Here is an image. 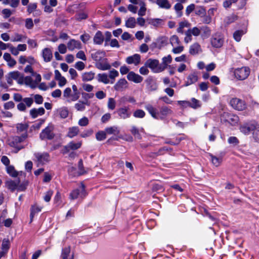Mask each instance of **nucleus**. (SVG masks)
<instances>
[{
  "label": "nucleus",
  "mask_w": 259,
  "mask_h": 259,
  "mask_svg": "<svg viewBox=\"0 0 259 259\" xmlns=\"http://www.w3.org/2000/svg\"><path fill=\"white\" fill-rule=\"evenodd\" d=\"M113 134V126L106 127L104 131H99L96 134V139L98 141H102L107 138L108 135Z\"/></svg>",
  "instance_id": "obj_7"
},
{
  "label": "nucleus",
  "mask_w": 259,
  "mask_h": 259,
  "mask_svg": "<svg viewBox=\"0 0 259 259\" xmlns=\"http://www.w3.org/2000/svg\"><path fill=\"white\" fill-rule=\"evenodd\" d=\"M118 115L122 118H126L130 117L131 113L127 108H121L117 111Z\"/></svg>",
  "instance_id": "obj_33"
},
{
  "label": "nucleus",
  "mask_w": 259,
  "mask_h": 259,
  "mask_svg": "<svg viewBox=\"0 0 259 259\" xmlns=\"http://www.w3.org/2000/svg\"><path fill=\"white\" fill-rule=\"evenodd\" d=\"M7 172L12 177H17L18 175V172L15 169L13 165H9L7 166Z\"/></svg>",
  "instance_id": "obj_35"
},
{
  "label": "nucleus",
  "mask_w": 259,
  "mask_h": 259,
  "mask_svg": "<svg viewBox=\"0 0 259 259\" xmlns=\"http://www.w3.org/2000/svg\"><path fill=\"white\" fill-rule=\"evenodd\" d=\"M170 43L172 46H175L179 44L180 40L178 36L172 35L170 38Z\"/></svg>",
  "instance_id": "obj_63"
},
{
  "label": "nucleus",
  "mask_w": 259,
  "mask_h": 259,
  "mask_svg": "<svg viewBox=\"0 0 259 259\" xmlns=\"http://www.w3.org/2000/svg\"><path fill=\"white\" fill-rule=\"evenodd\" d=\"M20 180L19 178L16 181L10 180L7 181L6 185L7 187L12 192H14L16 189L17 190L18 184H20Z\"/></svg>",
  "instance_id": "obj_25"
},
{
  "label": "nucleus",
  "mask_w": 259,
  "mask_h": 259,
  "mask_svg": "<svg viewBox=\"0 0 259 259\" xmlns=\"http://www.w3.org/2000/svg\"><path fill=\"white\" fill-rule=\"evenodd\" d=\"M80 194L81 197H85L87 194L85 191V186L82 183H81V190L79 189L73 190L69 194V198L72 200L76 199Z\"/></svg>",
  "instance_id": "obj_8"
},
{
  "label": "nucleus",
  "mask_w": 259,
  "mask_h": 259,
  "mask_svg": "<svg viewBox=\"0 0 259 259\" xmlns=\"http://www.w3.org/2000/svg\"><path fill=\"white\" fill-rule=\"evenodd\" d=\"M127 78L128 80L133 81L135 83H140L142 81L143 78L140 75L135 73L133 71L128 72Z\"/></svg>",
  "instance_id": "obj_17"
},
{
  "label": "nucleus",
  "mask_w": 259,
  "mask_h": 259,
  "mask_svg": "<svg viewBox=\"0 0 259 259\" xmlns=\"http://www.w3.org/2000/svg\"><path fill=\"white\" fill-rule=\"evenodd\" d=\"M89 122L88 118L84 116L79 120L78 123L80 126H85L88 125Z\"/></svg>",
  "instance_id": "obj_62"
},
{
  "label": "nucleus",
  "mask_w": 259,
  "mask_h": 259,
  "mask_svg": "<svg viewBox=\"0 0 259 259\" xmlns=\"http://www.w3.org/2000/svg\"><path fill=\"white\" fill-rule=\"evenodd\" d=\"M128 83L125 79H120L114 86V89L117 91H122L127 88Z\"/></svg>",
  "instance_id": "obj_23"
},
{
  "label": "nucleus",
  "mask_w": 259,
  "mask_h": 259,
  "mask_svg": "<svg viewBox=\"0 0 259 259\" xmlns=\"http://www.w3.org/2000/svg\"><path fill=\"white\" fill-rule=\"evenodd\" d=\"M210 156L211 157V160L213 165H214L215 166H218L220 165L222 162V159L219 157H217L215 156H213L212 154L210 155Z\"/></svg>",
  "instance_id": "obj_48"
},
{
  "label": "nucleus",
  "mask_w": 259,
  "mask_h": 259,
  "mask_svg": "<svg viewBox=\"0 0 259 259\" xmlns=\"http://www.w3.org/2000/svg\"><path fill=\"white\" fill-rule=\"evenodd\" d=\"M4 218L5 217H3V215L0 216V224L1 223H4V225L6 227H10L13 223L12 220L10 218L4 220Z\"/></svg>",
  "instance_id": "obj_39"
},
{
  "label": "nucleus",
  "mask_w": 259,
  "mask_h": 259,
  "mask_svg": "<svg viewBox=\"0 0 259 259\" xmlns=\"http://www.w3.org/2000/svg\"><path fill=\"white\" fill-rule=\"evenodd\" d=\"M189 106L196 109L200 107V102L195 98H192L191 102H190Z\"/></svg>",
  "instance_id": "obj_49"
},
{
  "label": "nucleus",
  "mask_w": 259,
  "mask_h": 259,
  "mask_svg": "<svg viewBox=\"0 0 259 259\" xmlns=\"http://www.w3.org/2000/svg\"><path fill=\"white\" fill-rule=\"evenodd\" d=\"M140 9L138 12V15L141 16H144L146 14V8L144 3L141 2L140 4Z\"/></svg>",
  "instance_id": "obj_56"
},
{
  "label": "nucleus",
  "mask_w": 259,
  "mask_h": 259,
  "mask_svg": "<svg viewBox=\"0 0 259 259\" xmlns=\"http://www.w3.org/2000/svg\"><path fill=\"white\" fill-rule=\"evenodd\" d=\"M92 58L95 61L96 67L101 70H106L110 68V65L104 61V54L101 51H97L91 54Z\"/></svg>",
  "instance_id": "obj_2"
},
{
  "label": "nucleus",
  "mask_w": 259,
  "mask_h": 259,
  "mask_svg": "<svg viewBox=\"0 0 259 259\" xmlns=\"http://www.w3.org/2000/svg\"><path fill=\"white\" fill-rule=\"evenodd\" d=\"M145 109L149 112L150 115L154 118L158 119L159 115L162 116L161 118L164 116H167L172 114V111L170 108L167 106H162L160 109V111L158 112L157 110L150 104H147L145 106Z\"/></svg>",
  "instance_id": "obj_1"
},
{
  "label": "nucleus",
  "mask_w": 259,
  "mask_h": 259,
  "mask_svg": "<svg viewBox=\"0 0 259 259\" xmlns=\"http://www.w3.org/2000/svg\"><path fill=\"white\" fill-rule=\"evenodd\" d=\"M37 8L36 3H30L27 6V11L29 14L32 13Z\"/></svg>",
  "instance_id": "obj_61"
},
{
  "label": "nucleus",
  "mask_w": 259,
  "mask_h": 259,
  "mask_svg": "<svg viewBox=\"0 0 259 259\" xmlns=\"http://www.w3.org/2000/svg\"><path fill=\"white\" fill-rule=\"evenodd\" d=\"M174 9L176 11L177 17H181L183 15L182 10L183 9V6L181 3H177L175 6Z\"/></svg>",
  "instance_id": "obj_38"
},
{
  "label": "nucleus",
  "mask_w": 259,
  "mask_h": 259,
  "mask_svg": "<svg viewBox=\"0 0 259 259\" xmlns=\"http://www.w3.org/2000/svg\"><path fill=\"white\" fill-rule=\"evenodd\" d=\"M88 17V15L87 13L84 12L79 13L75 15L76 19L78 21H81L82 20H85L87 19Z\"/></svg>",
  "instance_id": "obj_53"
},
{
  "label": "nucleus",
  "mask_w": 259,
  "mask_h": 259,
  "mask_svg": "<svg viewBox=\"0 0 259 259\" xmlns=\"http://www.w3.org/2000/svg\"><path fill=\"white\" fill-rule=\"evenodd\" d=\"M187 31L189 32L192 35H194L195 36H198L201 33L200 28H198L197 27L189 28Z\"/></svg>",
  "instance_id": "obj_40"
},
{
  "label": "nucleus",
  "mask_w": 259,
  "mask_h": 259,
  "mask_svg": "<svg viewBox=\"0 0 259 259\" xmlns=\"http://www.w3.org/2000/svg\"><path fill=\"white\" fill-rule=\"evenodd\" d=\"M202 52L200 45L195 42L190 46L189 52L192 55H196Z\"/></svg>",
  "instance_id": "obj_19"
},
{
  "label": "nucleus",
  "mask_w": 259,
  "mask_h": 259,
  "mask_svg": "<svg viewBox=\"0 0 259 259\" xmlns=\"http://www.w3.org/2000/svg\"><path fill=\"white\" fill-rule=\"evenodd\" d=\"M53 194V191L52 190H49L46 193L44 197V200L48 202L51 200V197Z\"/></svg>",
  "instance_id": "obj_60"
},
{
  "label": "nucleus",
  "mask_w": 259,
  "mask_h": 259,
  "mask_svg": "<svg viewBox=\"0 0 259 259\" xmlns=\"http://www.w3.org/2000/svg\"><path fill=\"white\" fill-rule=\"evenodd\" d=\"M145 115V112L141 109H138L134 113V116L136 118H143Z\"/></svg>",
  "instance_id": "obj_59"
},
{
  "label": "nucleus",
  "mask_w": 259,
  "mask_h": 259,
  "mask_svg": "<svg viewBox=\"0 0 259 259\" xmlns=\"http://www.w3.org/2000/svg\"><path fill=\"white\" fill-rule=\"evenodd\" d=\"M93 133V130L92 128L84 131L81 134L82 138H86L91 136Z\"/></svg>",
  "instance_id": "obj_64"
},
{
  "label": "nucleus",
  "mask_w": 259,
  "mask_h": 259,
  "mask_svg": "<svg viewBox=\"0 0 259 259\" xmlns=\"http://www.w3.org/2000/svg\"><path fill=\"white\" fill-rule=\"evenodd\" d=\"M108 77L111 79H113V70H110L109 76L106 73H99L97 75V79L99 82L107 84L109 82Z\"/></svg>",
  "instance_id": "obj_13"
},
{
  "label": "nucleus",
  "mask_w": 259,
  "mask_h": 259,
  "mask_svg": "<svg viewBox=\"0 0 259 259\" xmlns=\"http://www.w3.org/2000/svg\"><path fill=\"white\" fill-rule=\"evenodd\" d=\"M221 119L234 125L238 122L239 118L237 115L228 112H224L221 116Z\"/></svg>",
  "instance_id": "obj_10"
},
{
  "label": "nucleus",
  "mask_w": 259,
  "mask_h": 259,
  "mask_svg": "<svg viewBox=\"0 0 259 259\" xmlns=\"http://www.w3.org/2000/svg\"><path fill=\"white\" fill-rule=\"evenodd\" d=\"M200 29L201 32H202V37L204 38H207L210 36L211 31L207 26H202L200 27Z\"/></svg>",
  "instance_id": "obj_36"
},
{
  "label": "nucleus",
  "mask_w": 259,
  "mask_h": 259,
  "mask_svg": "<svg viewBox=\"0 0 259 259\" xmlns=\"http://www.w3.org/2000/svg\"><path fill=\"white\" fill-rule=\"evenodd\" d=\"M163 20L159 18L150 19L149 20V23L154 26H158L160 25Z\"/></svg>",
  "instance_id": "obj_47"
},
{
  "label": "nucleus",
  "mask_w": 259,
  "mask_h": 259,
  "mask_svg": "<svg viewBox=\"0 0 259 259\" xmlns=\"http://www.w3.org/2000/svg\"><path fill=\"white\" fill-rule=\"evenodd\" d=\"M141 57L140 55L136 54L133 56L128 57L126 59L127 64H134L137 65L140 62Z\"/></svg>",
  "instance_id": "obj_22"
},
{
  "label": "nucleus",
  "mask_w": 259,
  "mask_h": 259,
  "mask_svg": "<svg viewBox=\"0 0 259 259\" xmlns=\"http://www.w3.org/2000/svg\"><path fill=\"white\" fill-rule=\"evenodd\" d=\"M45 113V109L41 107L38 109L32 108L30 110V115L32 118H35L39 115H42Z\"/></svg>",
  "instance_id": "obj_20"
},
{
  "label": "nucleus",
  "mask_w": 259,
  "mask_h": 259,
  "mask_svg": "<svg viewBox=\"0 0 259 259\" xmlns=\"http://www.w3.org/2000/svg\"><path fill=\"white\" fill-rule=\"evenodd\" d=\"M73 94L71 96V99L67 100V102H71L77 101L80 97V92L78 91L76 85L73 84L72 86Z\"/></svg>",
  "instance_id": "obj_24"
},
{
  "label": "nucleus",
  "mask_w": 259,
  "mask_h": 259,
  "mask_svg": "<svg viewBox=\"0 0 259 259\" xmlns=\"http://www.w3.org/2000/svg\"><path fill=\"white\" fill-rule=\"evenodd\" d=\"M230 104L234 109L239 111H242L246 107L244 101L237 98L232 99L230 101Z\"/></svg>",
  "instance_id": "obj_9"
},
{
  "label": "nucleus",
  "mask_w": 259,
  "mask_h": 259,
  "mask_svg": "<svg viewBox=\"0 0 259 259\" xmlns=\"http://www.w3.org/2000/svg\"><path fill=\"white\" fill-rule=\"evenodd\" d=\"M29 125L28 123H17L16 124L17 133H20L24 132V133H27V130L28 128Z\"/></svg>",
  "instance_id": "obj_31"
},
{
  "label": "nucleus",
  "mask_w": 259,
  "mask_h": 259,
  "mask_svg": "<svg viewBox=\"0 0 259 259\" xmlns=\"http://www.w3.org/2000/svg\"><path fill=\"white\" fill-rule=\"evenodd\" d=\"M145 65L150 68L154 73H159L164 70V67L159 65V61L156 59H148Z\"/></svg>",
  "instance_id": "obj_4"
},
{
  "label": "nucleus",
  "mask_w": 259,
  "mask_h": 259,
  "mask_svg": "<svg viewBox=\"0 0 259 259\" xmlns=\"http://www.w3.org/2000/svg\"><path fill=\"white\" fill-rule=\"evenodd\" d=\"M42 57L46 62H49L51 61L53 58V54L50 48H46L42 51Z\"/></svg>",
  "instance_id": "obj_18"
},
{
  "label": "nucleus",
  "mask_w": 259,
  "mask_h": 259,
  "mask_svg": "<svg viewBox=\"0 0 259 259\" xmlns=\"http://www.w3.org/2000/svg\"><path fill=\"white\" fill-rule=\"evenodd\" d=\"M79 133V128L77 126H73L69 128L67 136L72 138L76 136Z\"/></svg>",
  "instance_id": "obj_34"
},
{
  "label": "nucleus",
  "mask_w": 259,
  "mask_h": 259,
  "mask_svg": "<svg viewBox=\"0 0 259 259\" xmlns=\"http://www.w3.org/2000/svg\"><path fill=\"white\" fill-rule=\"evenodd\" d=\"M71 247L70 246L65 247L62 249L60 257L61 259H74V254L70 256Z\"/></svg>",
  "instance_id": "obj_15"
},
{
  "label": "nucleus",
  "mask_w": 259,
  "mask_h": 259,
  "mask_svg": "<svg viewBox=\"0 0 259 259\" xmlns=\"http://www.w3.org/2000/svg\"><path fill=\"white\" fill-rule=\"evenodd\" d=\"M253 137L256 142H259V126L257 123L255 128L253 131Z\"/></svg>",
  "instance_id": "obj_55"
},
{
  "label": "nucleus",
  "mask_w": 259,
  "mask_h": 259,
  "mask_svg": "<svg viewBox=\"0 0 259 259\" xmlns=\"http://www.w3.org/2000/svg\"><path fill=\"white\" fill-rule=\"evenodd\" d=\"M244 34L243 30H236L233 34V37L238 42L240 41L242 36Z\"/></svg>",
  "instance_id": "obj_46"
},
{
  "label": "nucleus",
  "mask_w": 259,
  "mask_h": 259,
  "mask_svg": "<svg viewBox=\"0 0 259 259\" xmlns=\"http://www.w3.org/2000/svg\"><path fill=\"white\" fill-rule=\"evenodd\" d=\"M198 76L196 72H193L190 74L187 78V81L185 82V86H188L198 81Z\"/></svg>",
  "instance_id": "obj_21"
},
{
  "label": "nucleus",
  "mask_w": 259,
  "mask_h": 259,
  "mask_svg": "<svg viewBox=\"0 0 259 259\" xmlns=\"http://www.w3.org/2000/svg\"><path fill=\"white\" fill-rule=\"evenodd\" d=\"M80 39L84 44H87L91 39V36L89 34L84 32L80 36Z\"/></svg>",
  "instance_id": "obj_52"
},
{
  "label": "nucleus",
  "mask_w": 259,
  "mask_h": 259,
  "mask_svg": "<svg viewBox=\"0 0 259 259\" xmlns=\"http://www.w3.org/2000/svg\"><path fill=\"white\" fill-rule=\"evenodd\" d=\"M95 73L92 71L84 72L82 74V80L84 82L91 81L94 78Z\"/></svg>",
  "instance_id": "obj_28"
},
{
  "label": "nucleus",
  "mask_w": 259,
  "mask_h": 259,
  "mask_svg": "<svg viewBox=\"0 0 259 259\" xmlns=\"http://www.w3.org/2000/svg\"><path fill=\"white\" fill-rule=\"evenodd\" d=\"M190 25V23L186 20L180 22L179 23V27L177 28V31L178 33L183 34L184 33V28H189Z\"/></svg>",
  "instance_id": "obj_30"
},
{
  "label": "nucleus",
  "mask_w": 259,
  "mask_h": 259,
  "mask_svg": "<svg viewBox=\"0 0 259 259\" xmlns=\"http://www.w3.org/2000/svg\"><path fill=\"white\" fill-rule=\"evenodd\" d=\"M250 69L247 67L238 68L235 70L234 75L239 80H244L249 76Z\"/></svg>",
  "instance_id": "obj_6"
},
{
  "label": "nucleus",
  "mask_w": 259,
  "mask_h": 259,
  "mask_svg": "<svg viewBox=\"0 0 259 259\" xmlns=\"http://www.w3.org/2000/svg\"><path fill=\"white\" fill-rule=\"evenodd\" d=\"M24 83L26 85H29L32 89H34L36 87V85L33 83L32 78L30 76L25 77Z\"/></svg>",
  "instance_id": "obj_45"
},
{
  "label": "nucleus",
  "mask_w": 259,
  "mask_h": 259,
  "mask_svg": "<svg viewBox=\"0 0 259 259\" xmlns=\"http://www.w3.org/2000/svg\"><path fill=\"white\" fill-rule=\"evenodd\" d=\"M81 44L79 40L71 39L67 43V48L69 51H72L75 49H80Z\"/></svg>",
  "instance_id": "obj_16"
},
{
  "label": "nucleus",
  "mask_w": 259,
  "mask_h": 259,
  "mask_svg": "<svg viewBox=\"0 0 259 259\" xmlns=\"http://www.w3.org/2000/svg\"><path fill=\"white\" fill-rule=\"evenodd\" d=\"M28 184V181H24L22 182L21 184H18L17 190L18 191H24L27 188Z\"/></svg>",
  "instance_id": "obj_58"
},
{
  "label": "nucleus",
  "mask_w": 259,
  "mask_h": 259,
  "mask_svg": "<svg viewBox=\"0 0 259 259\" xmlns=\"http://www.w3.org/2000/svg\"><path fill=\"white\" fill-rule=\"evenodd\" d=\"M256 123L255 122L247 123L241 125L240 129L242 133L245 135H248L251 132H253L256 127Z\"/></svg>",
  "instance_id": "obj_14"
},
{
  "label": "nucleus",
  "mask_w": 259,
  "mask_h": 259,
  "mask_svg": "<svg viewBox=\"0 0 259 259\" xmlns=\"http://www.w3.org/2000/svg\"><path fill=\"white\" fill-rule=\"evenodd\" d=\"M69 114L68 110L67 108H64L60 109L59 114L62 118H66L68 117Z\"/></svg>",
  "instance_id": "obj_57"
},
{
  "label": "nucleus",
  "mask_w": 259,
  "mask_h": 259,
  "mask_svg": "<svg viewBox=\"0 0 259 259\" xmlns=\"http://www.w3.org/2000/svg\"><path fill=\"white\" fill-rule=\"evenodd\" d=\"M11 246L10 241L9 238H4L2 241L1 249L2 250L8 253Z\"/></svg>",
  "instance_id": "obj_32"
},
{
  "label": "nucleus",
  "mask_w": 259,
  "mask_h": 259,
  "mask_svg": "<svg viewBox=\"0 0 259 259\" xmlns=\"http://www.w3.org/2000/svg\"><path fill=\"white\" fill-rule=\"evenodd\" d=\"M68 145H69L70 150H75L81 147V143H74L73 141H71L68 144Z\"/></svg>",
  "instance_id": "obj_44"
},
{
  "label": "nucleus",
  "mask_w": 259,
  "mask_h": 259,
  "mask_svg": "<svg viewBox=\"0 0 259 259\" xmlns=\"http://www.w3.org/2000/svg\"><path fill=\"white\" fill-rule=\"evenodd\" d=\"M136 24V21L135 18H129L125 22V26L128 28H134Z\"/></svg>",
  "instance_id": "obj_42"
},
{
  "label": "nucleus",
  "mask_w": 259,
  "mask_h": 259,
  "mask_svg": "<svg viewBox=\"0 0 259 259\" xmlns=\"http://www.w3.org/2000/svg\"><path fill=\"white\" fill-rule=\"evenodd\" d=\"M78 168L79 176L83 175L87 173V171L84 169L82 159H80L78 162Z\"/></svg>",
  "instance_id": "obj_37"
},
{
  "label": "nucleus",
  "mask_w": 259,
  "mask_h": 259,
  "mask_svg": "<svg viewBox=\"0 0 259 259\" xmlns=\"http://www.w3.org/2000/svg\"><path fill=\"white\" fill-rule=\"evenodd\" d=\"M41 210V208L35 205H32L30 207V223H31L33 220L35 215Z\"/></svg>",
  "instance_id": "obj_27"
},
{
  "label": "nucleus",
  "mask_w": 259,
  "mask_h": 259,
  "mask_svg": "<svg viewBox=\"0 0 259 259\" xmlns=\"http://www.w3.org/2000/svg\"><path fill=\"white\" fill-rule=\"evenodd\" d=\"M156 4L161 8L169 9L171 5L168 0H156Z\"/></svg>",
  "instance_id": "obj_29"
},
{
  "label": "nucleus",
  "mask_w": 259,
  "mask_h": 259,
  "mask_svg": "<svg viewBox=\"0 0 259 259\" xmlns=\"http://www.w3.org/2000/svg\"><path fill=\"white\" fill-rule=\"evenodd\" d=\"M85 105H89V104H87V102L84 101H79L78 103L75 104L74 107L77 111H83L85 108Z\"/></svg>",
  "instance_id": "obj_41"
},
{
  "label": "nucleus",
  "mask_w": 259,
  "mask_h": 259,
  "mask_svg": "<svg viewBox=\"0 0 259 259\" xmlns=\"http://www.w3.org/2000/svg\"><path fill=\"white\" fill-rule=\"evenodd\" d=\"M45 119L40 118L38 120V122L33 124L31 128L34 130H39L41 125L45 122Z\"/></svg>",
  "instance_id": "obj_54"
},
{
  "label": "nucleus",
  "mask_w": 259,
  "mask_h": 259,
  "mask_svg": "<svg viewBox=\"0 0 259 259\" xmlns=\"http://www.w3.org/2000/svg\"><path fill=\"white\" fill-rule=\"evenodd\" d=\"M53 130L54 126L53 125L47 126L39 134V138L41 140H53L55 136V134L53 132Z\"/></svg>",
  "instance_id": "obj_5"
},
{
  "label": "nucleus",
  "mask_w": 259,
  "mask_h": 259,
  "mask_svg": "<svg viewBox=\"0 0 259 259\" xmlns=\"http://www.w3.org/2000/svg\"><path fill=\"white\" fill-rule=\"evenodd\" d=\"M28 133H24L20 136H15L12 137L8 140V145L15 149L14 152L18 153L20 150L24 148V146L20 144L28 138Z\"/></svg>",
  "instance_id": "obj_3"
},
{
  "label": "nucleus",
  "mask_w": 259,
  "mask_h": 259,
  "mask_svg": "<svg viewBox=\"0 0 259 259\" xmlns=\"http://www.w3.org/2000/svg\"><path fill=\"white\" fill-rule=\"evenodd\" d=\"M224 43V38L220 33H215L211 39L212 46L216 48H221Z\"/></svg>",
  "instance_id": "obj_11"
},
{
  "label": "nucleus",
  "mask_w": 259,
  "mask_h": 259,
  "mask_svg": "<svg viewBox=\"0 0 259 259\" xmlns=\"http://www.w3.org/2000/svg\"><path fill=\"white\" fill-rule=\"evenodd\" d=\"M34 155L37 162L40 164H44L49 161L50 155L47 152H44L43 153H35Z\"/></svg>",
  "instance_id": "obj_12"
},
{
  "label": "nucleus",
  "mask_w": 259,
  "mask_h": 259,
  "mask_svg": "<svg viewBox=\"0 0 259 259\" xmlns=\"http://www.w3.org/2000/svg\"><path fill=\"white\" fill-rule=\"evenodd\" d=\"M162 67H164V69L167 68L168 64L170 63L172 61V57L170 55H168L166 57H164L162 59Z\"/></svg>",
  "instance_id": "obj_43"
},
{
  "label": "nucleus",
  "mask_w": 259,
  "mask_h": 259,
  "mask_svg": "<svg viewBox=\"0 0 259 259\" xmlns=\"http://www.w3.org/2000/svg\"><path fill=\"white\" fill-rule=\"evenodd\" d=\"M54 203L59 206L61 203V195L60 192L57 191L54 198Z\"/></svg>",
  "instance_id": "obj_51"
},
{
  "label": "nucleus",
  "mask_w": 259,
  "mask_h": 259,
  "mask_svg": "<svg viewBox=\"0 0 259 259\" xmlns=\"http://www.w3.org/2000/svg\"><path fill=\"white\" fill-rule=\"evenodd\" d=\"M104 40V36L101 31L98 30L94 37V42L96 45H101Z\"/></svg>",
  "instance_id": "obj_26"
},
{
  "label": "nucleus",
  "mask_w": 259,
  "mask_h": 259,
  "mask_svg": "<svg viewBox=\"0 0 259 259\" xmlns=\"http://www.w3.org/2000/svg\"><path fill=\"white\" fill-rule=\"evenodd\" d=\"M131 132L136 138L138 139H141L142 138L139 130L136 126H133L132 127Z\"/></svg>",
  "instance_id": "obj_50"
}]
</instances>
